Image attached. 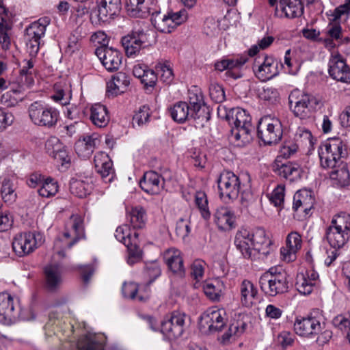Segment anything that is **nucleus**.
<instances>
[{
	"instance_id": "nucleus-31",
	"label": "nucleus",
	"mask_w": 350,
	"mask_h": 350,
	"mask_svg": "<svg viewBox=\"0 0 350 350\" xmlns=\"http://www.w3.org/2000/svg\"><path fill=\"white\" fill-rule=\"evenodd\" d=\"M314 203V198L312 191L307 189H301L295 193L293 197V208L295 211H303L308 214Z\"/></svg>"
},
{
	"instance_id": "nucleus-6",
	"label": "nucleus",
	"mask_w": 350,
	"mask_h": 350,
	"mask_svg": "<svg viewBox=\"0 0 350 350\" xmlns=\"http://www.w3.org/2000/svg\"><path fill=\"white\" fill-rule=\"evenodd\" d=\"M347 154V147L342 141L339 138L331 139L319 152L321 165L323 168L336 167Z\"/></svg>"
},
{
	"instance_id": "nucleus-54",
	"label": "nucleus",
	"mask_w": 350,
	"mask_h": 350,
	"mask_svg": "<svg viewBox=\"0 0 350 350\" xmlns=\"http://www.w3.org/2000/svg\"><path fill=\"white\" fill-rule=\"evenodd\" d=\"M295 139L297 142L308 146V148L313 146L312 135L307 129L299 128L295 135Z\"/></svg>"
},
{
	"instance_id": "nucleus-41",
	"label": "nucleus",
	"mask_w": 350,
	"mask_h": 350,
	"mask_svg": "<svg viewBox=\"0 0 350 350\" xmlns=\"http://www.w3.org/2000/svg\"><path fill=\"white\" fill-rule=\"evenodd\" d=\"M334 169V170H332L329 174L333 183L338 187H345L349 185L350 182V174L345 165L340 163Z\"/></svg>"
},
{
	"instance_id": "nucleus-38",
	"label": "nucleus",
	"mask_w": 350,
	"mask_h": 350,
	"mask_svg": "<svg viewBox=\"0 0 350 350\" xmlns=\"http://www.w3.org/2000/svg\"><path fill=\"white\" fill-rule=\"evenodd\" d=\"M172 119L179 123L185 122L191 116L189 105L185 102H178L170 109Z\"/></svg>"
},
{
	"instance_id": "nucleus-5",
	"label": "nucleus",
	"mask_w": 350,
	"mask_h": 350,
	"mask_svg": "<svg viewBox=\"0 0 350 350\" xmlns=\"http://www.w3.org/2000/svg\"><path fill=\"white\" fill-rule=\"evenodd\" d=\"M122 8L121 0H89L90 20L94 25L105 23L118 15Z\"/></svg>"
},
{
	"instance_id": "nucleus-44",
	"label": "nucleus",
	"mask_w": 350,
	"mask_h": 350,
	"mask_svg": "<svg viewBox=\"0 0 350 350\" xmlns=\"http://www.w3.org/2000/svg\"><path fill=\"white\" fill-rule=\"evenodd\" d=\"M189 101L190 105L189 107L191 111V116L193 118H199L200 116L198 113L200 111L201 108L204 105L202 92L199 90H196L195 91L189 90Z\"/></svg>"
},
{
	"instance_id": "nucleus-46",
	"label": "nucleus",
	"mask_w": 350,
	"mask_h": 350,
	"mask_svg": "<svg viewBox=\"0 0 350 350\" xmlns=\"http://www.w3.org/2000/svg\"><path fill=\"white\" fill-rule=\"evenodd\" d=\"M246 324L242 321H236L230 323L228 331L222 335L221 342L226 344L231 338L240 336L245 331Z\"/></svg>"
},
{
	"instance_id": "nucleus-50",
	"label": "nucleus",
	"mask_w": 350,
	"mask_h": 350,
	"mask_svg": "<svg viewBox=\"0 0 350 350\" xmlns=\"http://www.w3.org/2000/svg\"><path fill=\"white\" fill-rule=\"evenodd\" d=\"M330 226L350 234V215L347 213H340L335 215Z\"/></svg>"
},
{
	"instance_id": "nucleus-19",
	"label": "nucleus",
	"mask_w": 350,
	"mask_h": 350,
	"mask_svg": "<svg viewBox=\"0 0 350 350\" xmlns=\"http://www.w3.org/2000/svg\"><path fill=\"white\" fill-rule=\"evenodd\" d=\"M301 237L297 232L289 233L286 237V247L280 249L281 259L289 262L295 260L297 253L301 248Z\"/></svg>"
},
{
	"instance_id": "nucleus-33",
	"label": "nucleus",
	"mask_w": 350,
	"mask_h": 350,
	"mask_svg": "<svg viewBox=\"0 0 350 350\" xmlns=\"http://www.w3.org/2000/svg\"><path fill=\"white\" fill-rule=\"evenodd\" d=\"M44 275L47 288L51 291L58 288L62 283L60 266L51 264L44 268Z\"/></svg>"
},
{
	"instance_id": "nucleus-12",
	"label": "nucleus",
	"mask_w": 350,
	"mask_h": 350,
	"mask_svg": "<svg viewBox=\"0 0 350 350\" xmlns=\"http://www.w3.org/2000/svg\"><path fill=\"white\" fill-rule=\"evenodd\" d=\"M42 242L40 234L31 232L20 233L14 238L12 248L18 256H24L31 253Z\"/></svg>"
},
{
	"instance_id": "nucleus-30",
	"label": "nucleus",
	"mask_w": 350,
	"mask_h": 350,
	"mask_svg": "<svg viewBox=\"0 0 350 350\" xmlns=\"http://www.w3.org/2000/svg\"><path fill=\"white\" fill-rule=\"evenodd\" d=\"M273 170L279 176L288 179L290 181H294L297 179L300 175V168L299 165L290 162L282 163L276 159L273 165Z\"/></svg>"
},
{
	"instance_id": "nucleus-61",
	"label": "nucleus",
	"mask_w": 350,
	"mask_h": 350,
	"mask_svg": "<svg viewBox=\"0 0 350 350\" xmlns=\"http://www.w3.org/2000/svg\"><path fill=\"white\" fill-rule=\"evenodd\" d=\"M332 323L336 328L341 331H346L350 327V314H340L336 316Z\"/></svg>"
},
{
	"instance_id": "nucleus-22",
	"label": "nucleus",
	"mask_w": 350,
	"mask_h": 350,
	"mask_svg": "<svg viewBox=\"0 0 350 350\" xmlns=\"http://www.w3.org/2000/svg\"><path fill=\"white\" fill-rule=\"evenodd\" d=\"M16 316L13 298L8 293H0V323L10 325Z\"/></svg>"
},
{
	"instance_id": "nucleus-55",
	"label": "nucleus",
	"mask_w": 350,
	"mask_h": 350,
	"mask_svg": "<svg viewBox=\"0 0 350 350\" xmlns=\"http://www.w3.org/2000/svg\"><path fill=\"white\" fill-rule=\"evenodd\" d=\"M70 192L79 198H85L87 196L86 183L79 180H72L70 184Z\"/></svg>"
},
{
	"instance_id": "nucleus-32",
	"label": "nucleus",
	"mask_w": 350,
	"mask_h": 350,
	"mask_svg": "<svg viewBox=\"0 0 350 350\" xmlns=\"http://www.w3.org/2000/svg\"><path fill=\"white\" fill-rule=\"evenodd\" d=\"M55 94L53 99L62 105L69 104L72 97L71 82L68 78L60 79L54 85Z\"/></svg>"
},
{
	"instance_id": "nucleus-56",
	"label": "nucleus",
	"mask_w": 350,
	"mask_h": 350,
	"mask_svg": "<svg viewBox=\"0 0 350 350\" xmlns=\"http://www.w3.org/2000/svg\"><path fill=\"white\" fill-rule=\"evenodd\" d=\"M150 109L148 106L141 107L133 118V124L141 126L146 124L150 118Z\"/></svg>"
},
{
	"instance_id": "nucleus-57",
	"label": "nucleus",
	"mask_w": 350,
	"mask_h": 350,
	"mask_svg": "<svg viewBox=\"0 0 350 350\" xmlns=\"http://www.w3.org/2000/svg\"><path fill=\"white\" fill-rule=\"evenodd\" d=\"M64 145L60 140L54 136L50 137L45 142V149L47 153L53 157L60 150H62Z\"/></svg>"
},
{
	"instance_id": "nucleus-14",
	"label": "nucleus",
	"mask_w": 350,
	"mask_h": 350,
	"mask_svg": "<svg viewBox=\"0 0 350 350\" xmlns=\"http://www.w3.org/2000/svg\"><path fill=\"white\" fill-rule=\"evenodd\" d=\"M121 42L126 56L133 57L139 54L141 49L149 42L148 35L143 30L133 31L124 36Z\"/></svg>"
},
{
	"instance_id": "nucleus-49",
	"label": "nucleus",
	"mask_w": 350,
	"mask_h": 350,
	"mask_svg": "<svg viewBox=\"0 0 350 350\" xmlns=\"http://www.w3.org/2000/svg\"><path fill=\"white\" fill-rule=\"evenodd\" d=\"M195 202L202 217L205 220H208L211 217V213L208 206V200L206 193L202 191H196Z\"/></svg>"
},
{
	"instance_id": "nucleus-20",
	"label": "nucleus",
	"mask_w": 350,
	"mask_h": 350,
	"mask_svg": "<svg viewBox=\"0 0 350 350\" xmlns=\"http://www.w3.org/2000/svg\"><path fill=\"white\" fill-rule=\"evenodd\" d=\"M322 328V324L315 317L297 318L294 323L295 333L301 336L318 334Z\"/></svg>"
},
{
	"instance_id": "nucleus-35",
	"label": "nucleus",
	"mask_w": 350,
	"mask_h": 350,
	"mask_svg": "<svg viewBox=\"0 0 350 350\" xmlns=\"http://www.w3.org/2000/svg\"><path fill=\"white\" fill-rule=\"evenodd\" d=\"M349 237L350 234L343 230H340L330 226L327 228L326 239L333 248L336 249L343 247Z\"/></svg>"
},
{
	"instance_id": "nucleus-51",
	"label": "nucleus",
	"mask_w": 350,
	"mask_h": 350,
	"mask_svg": "<svg viewBox=\"0 0 350 350\" xmlns=\"http://www.w3.org/2000/svg\"><path fill=\"white\" fill-rule=\"evenodd\" d=\"M1 195L3 200L6 203H12L16 198V193L14 184L10 179L5 178L1 187Z\"/></svg>"
},
{
	"instance_id": "nucleus-37",
	"label": "nucleus",
	"mask_w": 350,
	"mask_h": 350,
	"mask_svg": "<svg viewBox=\"0 0 350 350\" xmlns=\"http://www.w3.org/2000/svg\"><path fill=\"white\" fill-rule=\"evenodd\" d=\"M90 119L95 126L98 127L105 126L109 120L106 107L100 103L94 105L91 107Z\"/></svg>"
},
{
	"instance_id": "nucleus-47",
	"label": "nucleus",
	"mask_w": 350,
	"mask_h": 350,
	"mask_svg": "<svg viewBox=\"0 0 350 350\" xmlns=\"http://www.w3.org/2000/svg\"><path fill=\"white\" fill-rule=\"evenodd\" d=\"M246 62V59L243 57H237L231 59H224L218 61L215 64L217 70L222 72L225 70H232L239 68Z\"/></svg>"
},
{
	"instance_id": "nucleus-23",
	"label": "nucleus",
	"mask_w": 350,
	"mask_h": 350,
	"mask_svg": "<svg viewBox=\"0 0 350 350\" xmlns=\"http://www.w3.org/2000/svg\"><path fill=\"white\" fill-rule=\"evenodd\" d=\"M214 222L220 230L228 231L235 227L234 213L228 207L217 208L213 215Z\"/></svg>"
},
{
	"instance_id": "nucleus-63",
	"label": "nucleus",
	"mask_w": 350,
	"mask_h": 350,
	"mask_svg": "<svg viewBox=\"0 0 350 350\" xmlns=\"http://www.w3.org/2000/svg\"><path fill=\"white\" fill-rule=\"evenodd\" d=\"M259 97L264 100L275 102L279 98L278 90L273 87H265L259 93Z\"/></svg>"
},
{
	"instance_id": "nucleus-28",
	"label": "nucleus",
	"mask_w": 350,
	"mask_h": 350,
	"mask_svg": "<svg viewBox=\"0 0 350 350\" xmlns=\"http://www.w3.org/2000/svg\"><path fill=\"white\" fill-rule=\"evenodd\" d=\"M130 84L128 76L124 72H118L107 83L108 96H116L124 93Z\"/></svg>"
},
{
	"instance_id": "nucleus-1",
	"label": "nucleus",
	"mask_w": 350,
	"mask_h": 350,
	"mask_svg": "<svg viewBox=\"0 0 350 350\" xmlns=\"http://www.w3.org/2000/svg\"><path fill=\"white\" fill-rule=\"evenodd\" d=\"M288 105L295 117L306 120L324 106L321 96L304 93L298 89L293 90L288 96Z\"/></svg>"
},
{
	"instance_id": "nucleus-45",
	"label": "nucleus",
	"mask_w": 350,
	"mask_h": 350,
	"mask_svg": "<svg viewBox=\"0 0 350 350\" xmlns=\"http://www.w3.org/2000/svg\"><path fill=\"white\" fill-rule=\"evenodd\" d=\"M138 234L135 232L134 237H131L130 227L126 225H122L117 228L115 232L116 239L122 243L126 247L133 245L134 242H137Z\"/></svg>"
},
{
	"instance_id": "nucleus-3",
	"label": "nucleus",
	"mask_w": 350,
	"mask_h": 350,
	"mask_svg": "<svg viewBox=\"0 0 350 350\" xmlns=\"http://www.w3.org/2000/svg\"><path fill=\"white\" fill-rule=\"evenodd\" d=\"M226 119L232 126V133L237 140H241L243 144L249 143L252 140L251 117L245 110L241 108L232 109L226 113Z\"/></svg>"
},
{
	"instance_id": "nucleus-26",
	"label": "nucleus",
	"mask_w": 350,
	"mask_h": 350,
	"mask_svg": "<svg viewBox=\"0 0 350 350\" xmlns=\"http://www.w3.org/2000/svg\"><path fill=\"white\" fill-rule=\"evenodd\" d=\"M234 244L244 258L256 259L250 234L247 230L240 231L237 234Z\"/></svg>"
},
{
	"instance_id": "nucleus-34",
	"label": "nucleus",
	"mask_w": 350,
	"mask_h": 350,
	"mask_svg": "<svg viewBox=\"0 0 350 350\" xmlns=\"http://www.w3.org/2000/svg\"><path fill=\"white\" fill-rule=\"evenodd\" d=\"M239 290L242 304L246 307H251L256 299L257 288L251 281L244 280L240 284Z\"/></svg>"
},
{
	"instance_id": "nucleus-48",
	"label": "nucleus",
	"mask_w": 350,
	"mask_h": 350,
	"mask_svg": "<svg viewBox=\"0 0 350 350\" xmlns=\"http://www.w3.org/2000/svg\"><path fill=\"white\" fill-rule=\"evenodd\" d=\"M122 292L124 297L144 301L148 297L137 295L138 284L133 282H124L122 285Z\"/></svg>"
},
{
	"instance_id": "nucleus-15",
	"label": "nucleus",
	"mask_w": 350,
	"mask_h": 350,
	"mask_svg": "<svg viewBox=\"0 0 350 350\" xmlns=\"http://www.w3.org/2000/svg\"><path fill=\"white\" fill-rule=\"evenodd\" d=\"M36 74L19 73L16 79V83L18 85V89L12 90L6 92L2 96L1 100L8 107L15 106L19 100H23V97H15V95L22 93L26 89L31 88L34 84V77Z\"/></svg>"
},
{
	"instance_id": "nucleus-58",
	"label": "nucleus",
	"mask_w": 350,
	"mask_h": 350,
	"mask_svg": "<svg viewBox=\"0 0 350 350\" xmlns=\"http://www.w3.org/2000/svg\"><path fill=\"white\" fill-rule=\"evenodd\" d=\"M157 71L160 74L161 79L166 83H170L173 79L174 75L172 68L165 63H160L156 67Z\"/></svg>"
},
{
	"instance_id": "nucleus-17",
	"label": "nucleus",
	"mask_w": 350,
	"mask_h": 350,
	"mask_svg": "<svg viewBox=\"0 0 350 350\" xmlns=\"http://www.w3.org/2000/svg\"><path fill=\"white\" fill-rule=\"evenodd\" d=\"M329 74L335 80L350 83V68L338 52L333 53L329 61Z\"/></svg>"
},
{
	"instance_id": "nucleus-59",
	"label": "nucleus",
	"mask_w": 350,
	"mask_h": 350,
	"mask_svg": "<svg viewBox=\"0 0 350 350\" xmlns=\"http://www.w3.org/2000/svg\"><path fill=\"white\" fill-rule=\"evenodd\" d=\"M284 191L285 187L284 185H278L272 191L269 200L275 206L281 207L284 204Z\"/></svg>"
},
{
	"instance_id": "nucleus-36",
	"label": "nucleus",
	"mask_w": 350,
	"mask_h": 350,
	"mask_svg": "<svg viewBox=\"0 0 350 350\" xmlns=\"http://www.w3.org/2000/svg\"><path fill=\"white\" fill-rule=\"evenodd\" d=\"M126 218L133 228H142L146 221V213L142 206H133L126 212Z\"/></svg>"
},
{
	"instance_id": "nucleus-21",
	"label": "nucleus",
	"mask_w": 350,
	"mask_h": 350,
	"mask_svg": "<svg viewBox=\"0 0 350 350\" xmlns=\"http://www.w3.org/2000/svg\"><path fill=\"white\" fill-rule=\"evenodd\" d=\"M96 172L100 175L105 182H111L114 177L113 163L109 157L105 152H98L94 159Z\"/></svg>"
},
{
	"instance_id": "nucleus-29",
	"label": "nucleus",
	"mask_w": 350,
	"mask_h": 350,
	"mask_svg": "<svg viewBox=\"0 0 350 350\" xmlns=\"http://www.w3.org/2000/svg\"><path fill=\"white\" fill-rule=\"evenodd\" d=\"M279 7L280 8H276L275 14H279V10H280V16L284 14L285 17L290 18L300 16L304 12L301 0H280Z\"/></svg>"
},
{
	"instance_id": "nucleus-64",
	"label": "nucleus",
	"mask_w": 350,
	"mask_h": 350,
	"mask_svg": "<svg viewBox=\"0 0 350 350\" xmlns=\"http://www.w3.org/2000/svg\"><path fill=\"white\" fill-rule=\"evenodd\" d=\"M89 350H104V336L102 334L92 336L89 332Z\"/></svg>"
},
{
	"instance_id": "nucleus-62",
	"label": "nucleus",
	"mask_w": 350,
	"mask_h": 350,
	"mask_svg": "<svg viewBox=\"0 0 350 350\" xmlns=\"http://www.w3.org/2000/svg\"><path fill=\"white\" fill-rule=\"evenodd\" d=\"M210 96L215 103H221L225 100L223 87L217 83H212L209 88Z\"/></svg>"
},
{
	"instance_id": "nucleus-8",
	"label": "nucleus",
	"mask_w": 350,
	"mask_h": 350,
	"mask_svg": "<svg viewBox=\"0 0 350 350\" xmlns=\"http://www.w3.org/2000/svg\"><path fill=\"white\" fill-rule=\"evenodd\" d=\"M29 116L34 124L46 128L53 127L57 122L58 111L41 102L31 103L28 109Z\"/></svg>"
},
{
	"instance_id": "nucleus-42",
	"label": "nucleus",
	"mask_w": 350,
	"mask_h": 350,
	"mask_svg": "<svg viewBox=\"0 0 350 350\" xmlns=\"http://www.w3.org/2000/svg\"><path fill=\"white\" fill-rule=\"evenodd\" d=\"M224 289V283L219 280L206 282L203 285L205 295L213 301H219Z\"/></svg>"
},
{
	"instance_id": "nucleus-13",
	"label": "nucleus",
	"mask_w": 350,
	"mask_h": 350,
	"mask_svg": "<svg viewBox=\"0 0 350 350\" xmlns=\"http://www.w3.org/2000/svg\"><path fill=\"white\" fill-rule=\"evenodd\" d=\"M278 66L279 62L273 57L263 55L255 59L253 68L258 79L267 81L279 74Z\"/></svg>"
},
{
	"instance_id": "nucleus-43",
	"label": "nucleus",
	"mask_w": 350,
	"mask_h": 350,
	"mask_svg": "<svg viewBox=\"0 0 350 350\" xmlns=\"http://www.w3.org/2000/svg\"><path fill=\"white\" fill-rule=\"evenodd\" d=\"M146 0H126V8L128 13L134 17H144L148 13Z\"/></svg>"
},
{
	"instance_id": "nucleus-11",
	"label": "nucleus",
	"mask_w": 350,
	"mask_h": 350,
	"mask_svg": "<svg viewBox=\"0 0 350 350\" xmlns=\"http://www.w3.org/2000/svg\"><path fill=\"white\" fill-rule=\"evenodd\" d=\"M185 314L174 311L166 315L161 322V332L170 339H175L182 336L185 327Z\"/></svg>"
},
{
	"instance_id": "nucleus-53",
	"label": "nucleus",
	"mask_w": 350,
	"mask_h": 350,
	"mask_svg": "<svg viewBox=\"0 0 350 350\" xmlns=\"http://www.w3.org/2000/svg\"><path fill=\"white\" fill-rule=\"evenodd\" d=\"M57 191L58 185L57 182L49 178L43 180L41 187L38 189V193L42 197L49 198L55 196Z\"/></svg>"
},
{
	"instance_id": "nucleus-18",
	"label": "nucleus",
	"mask_w": 350,
	"mask_h": 350,
	"mask_svg": "<svg viewBox=\"0 0 350 350\" xmlns=\"http://www.w3.org/2000/svg\"><path fill=\"white\" fill-rule=\"evenodd\" d=\"M250 237L256 258L266 257L271 253L272 251V241L267 237L264 229H256L252 234H250Z\"/></svg>"
},
{
	"instance_id": "nucleus-7",
	"label": "nucleus",
	"mask_w": 350,
	"mask_h": 350,
	"mask_svg": "<svg viewBox=\"0 0 350 350\" xmlns=\"http://www.w3.org/2000/svg\"><path fill=\"white\" fill-rule=\"evenodd\" d=\"M257 133L258 137L265 144L278 143L283 134L282 123L278 118L265 116L259 120Z\"/></svg>"
},
{
	"instance_id": "nucleus-25",
	"label": "nucleus",
	"mask_w": 350,
	"mask_h": 350,
	"mask_svg": "<svg viewBox=\"0 0 350 350\" xmlns=\"http://www.w3.org/2000/svg\"><path fill=\"white\" fill-rule=\"evenodd\" d=\"M318 278V273L312 269L297 274L295 283L297 291L304 295L310 294L317 283Z\"/></svg>"
},
{
	"instance_id": "nucleus-60",
	"label": "nucleus",
	"mask_w": 350,
	"mask_h": 350,
	"mask_svg": "<svg viewBox=\"0 0 350 350\" xmlns=\"http://www.w3.org/2000/svg\"><path fill=\"white\" fill-rule=\"evenodd\" d=\"M274 41V38L271 36H265L259 40L257 44L252 46L248 53L250 56L256 55L258 51L266 49L268 48Z\"/></svg>"
},
{
	"instance_id": "nucleus-10",
	"label": "nucleus",
	"mask_w": 350,
	"mask_h": 350,
	"mask_svg": "<svg viewBox=\"0 0 350 350\" xmlns=\"http://www.w3.org/2000/svg\"><path fill=\"white\" fill-rule=\"evenodd\" d=\"M217 182L221 198L233 200L238 198L243 183L235 174L224 171L220 174Z\"/></svg>"
},
{
	"instance_id": "nucleus-24",
	"label": "nucleus",
	"mask_w": 350,
	"mask_h": 350,
	"mask_svg": "<svg viewBox=\"0 0 350 350\" xmlns=\"http://www.w3.org/2000/svg\"><path fill=\"white\" fill-rule=\"evenodd\" d=\"M139 185L147 193L155 195L159 193L163 189V180L157 172L150 171L144 174Z\"/></svg>"
},
{
	"instance_id": "nucleus-9",
	"label": "nucleus",
	"mask_w": 350,
	"mask_h": 350,
	"mask_svg": "<svg viewBox=\"0 0 350 350\" xmlns=\"http://www.w3.org/2000/svg\"><path fill=\"white\" fill-rule=\"evenodd\" d=\"M227 315L224 308L212 307L207 309L201 316L200 327L204 332L210 333L219 332L227 323Z\"/></svg>"
},
{
	"instance_id": "nucleus-39",
	"label": "nucleus",
	"mask_w": 350,
	"mask_h": 350,
	"mask_svg": "<svg viewBox=\"0 0 350 350\" xmlns=\"http://www.w3.org/2000/svg\"><path fill=\"white\" fill-rule=\"evenodd\" d=\"M151 21L154 27L163 33H170L175 29L173 21L170 18L168 13L161 14L160 12H155L152 14Z\"/></svg>"
},
{
	"instance_id": "nucleus-16",
	"label": "nucleus",
	"mask_w": 350,
	"mask_h": 350,
	"mask_svg": "<svg viewBox=\"0 0 350 350\" xmlns=\"http://www.w3.org/2000/svg\"><path fill=\"white\" fill-rule=\"evenodd\" d=\"M94 54L109 72L117 71L122 65V55L116 49L113 47H96Z\"/></svg>"
},
{
	"instance_id": "nucleus-4",
	"label": "nucleus",
	"mask_w": 350,
	"mask_h": 350,
	"mask_svg": "<svg viewBox=\"0 0 350 350\" xmlns=\"http://www.w3.org/2000/svg\"><path fill=\"white\" fill-rule=\"evenodd\" d=\"M261 289L269 296H275L288 291L286 272L281 267H271L260 278Z\"/></svg>"
},
{
	"instance_id": "nucleus-52",
	"label": "nucleus",
	"mask_w": 350,
	"mask_h": 350,
	"mask_svg": "<svg viewBox=\"0 0 350 350\" xmlns=\"http://www.w3.org/2000/svg\"><path fill=\"white\" fill-rule=\"evenodd\" d=\"M239 193L241 196V203L245 207L252 206L256 200V198L252 191L249 180L246 183L242 184Z\"/></svg>"
},
{
	"instance_id": "nucleus-2",
	"label": "nucleus",
	"mask_w": 350,
	"mask_h": 350,
	"mask_svg": "<svg viewBox=\"0 0 350 350\" xmlns=\"http://www.w3.org/2000/svg\"><path fill=\"white\" fill-rule=\"evenodd\" d=\"M85 238L83 218L79 215H72L66 224V231L64 233L63 238L57 239L55 241V254L60 258H65L64 250L71 248L79 240Z\"/></svg>"
},
{
	"instance_id": "nucleus-27",
	"label": "nucleus",
	"mask_w": 350,
	"mask_h": 350,
	"mask_svg": "<svg viewBox=\"0 0 350 350\" xmlns=\"http://www.w3.org/2000/svg\"><path fill=\"white\" fill-rule=\"evenodd\" d=\"M163 258L169 269L175 274L183 276L185 267L181 253L174 248L167 250L163 254Z\"/></svg>"
},
{
	"instance_id": "nucleus-40",
	"label": "nucleus",
	"mask_w": 350,
	"mask_h": 350,
	"mask_svg": "<svg viewBox=\"0 0 350 350\" xmlns=\"http://www.w3.org/2000/svg\"><path fill=\"white\" fill-rule=\"evenodd\" d=\"M49 23L50 20L46 17L41 18L32 23L26 29V37L40 40L41 38L44 36L46 28Z\"/></svg>"
}]
</instances>
